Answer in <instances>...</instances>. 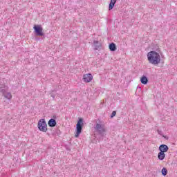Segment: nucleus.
Listing matches in <instances>:
<instances>
[{
  "mask_svg": "<svg viewBox=\"0 0 177 177\" xmlns=\"http://www.w3.org/2000/svg\"><path fill=\"white\" fill-rule=\"evenodd\" d=\"M147 59L150 64L157 66L161 63V56L156 51H150L147 53Z\"/></svg>",
  "mask_w": 177,
  "mask_h": 177,
  "instance_id": "nucleus-1",
  "label": "nucleus"
},
{
  "mask_svg": "<svg viewBox=\"0 0 177 177\" xmlns=\"http://www.w3.org/2000/svg\"><path fill=\"white\" fill-rule=\"evenodd\" d=\"M82 127H84V119L79 118L76 124V133L75 135V138H78L80 135H81V132H82Z\"/></svg>",
  "mask_w": 177,
  "mask_h": 177,
  "instance_id": "nucleus-2",
  "label": "nucleus"
},
{
  "mask_svg": "<svg viewBox=\"0 0 177 177\" xmlns=\"http://www.w3.org/2000/svg\"><path fill=\"white\" fill-rule=\"evenodd\" d=\"M8 91V86L5 84H0V92L3 94L4 92Z\"/></svg>",
  "mask_w": 177,
  "mask_h": 177,
  "instance_id": "nucleus-12",
  "label": "nucleus"
},
{
  "mask_svg": "<svg viewBox=\"0 0 177 177\" xmlns=\"http://www.w3.org/2000/svg\"><path fill=\"white\" fill-rule=\"evenodd\" d=\"M158 135H160V136H162L165 139H167V137L164 136V133H162V131L161 130H158Z\"/></svg>",
  "mask_w": 177,
  "mask_h": 177,
  "instance_id": "nucleus-17",
  "label": "nucleus"
},
{
  "mask_svg": "<svg viewBox=\"0 0 177 177\" xmlns=\"http://www.w3.org/2000/svg\"><path fill=\"white\" fill-rule=\"evenodd\" d=\"M34 32H35L37 37H44L45 34H44V28L41 25H35L33 26Z\"/></svg>",
  "mask_w": 177,
  "mask_h": 177,
  "instance_id": "nucleus-5",
  "label": "nucleus"
},
{
  "mask_svg": "<svg viewBox=\"0 0 177 177\" xmlns=\"http://www.w3.org/2000/svg\"><path fill=\"white\" fill-rule=\"evenodd\" d=\"M94 129L95 132H97L98 135H100V136H104V135H106V129H104L103 124L97 123L94 127Z\"/></svg>",
  "mask_w": 177,
  "mask_h": 177,
  "instance_id": "nucleus-3",
  "label": "nucleus"
},
{
  "mask_svg": "<svg viewBox=\"0 0 177 177\" xmlns=\"http://www.w3.org/2000/svg\"><path fill=\"white\" fill-rule=\"evenodd\" d=\"M115 2H117V0H111V2L109 3V10H111L114 8V6L115 5Z\"/></svg>",
  "mask_w": 177,
  "mask_h": 177,
  "instance_id": "nucleus-15",
  "label": "nucleus"
},
{
  "mask_svg": "<svg viewBox=\"0 0 177 177\" xmlns=\"http://www.w3.org/2000/svg\"><path fill=\"white\" fill-rule=\"evenodd\" d=\"M56 124H57L56 122V120L51 118L48 120V124L50 128H53L54 127H56Z\"/></svg>",
  "mask_w": 177,
  "mask_h": 177,
  "instance_id": "nucleus-9",
  "label": "nucleus"
},
{
  "mask_svg": "<svg viewBox=\"0 0 177 177\" xmlns=\"http://www.w3.org/2000/svg\"><path fill=\"white\" fill-rule=\"evenodd\" d=\"M109 50H111V52H115V50H117V46H115V44H114V43H111L109 45Z\"/></svg>",
  "mask_w": 177,
  "mask_h": 177,
  "instance_id": "nucleus-11",
  "label": "nucleus"
},
{
  "mask_svg": "<svg viewBox=\"0 0 177 177\" xmlns=\"http://www.w3.org/2000/svg\"><path fill=\"white\" fill-rule=\"evenodd\" d=\"M93 44H94V46H95V50H98L99 48H100V46H102V45L100 44V43H99L98 41L94 40L93 41Z\"/></svg>",
  "mask_w": 177,
  "mask_h": 177,
  "instance_id": "nucleus-13",
  "label": "nucleus"
},
{
  "mask_svg": "<svg viewBox=\"0 0 177 177\" xmlns=\"http://www.w3.org/2000/svg\"><path fill=\"white\" fill-rule=\"evenodd\" d=\"M93 78V76H92V74H91V73L84 75L83 77V80H84V82H91V81H92Z\"/></svg>",
  "mask_w": 177,
  "mask_h": 177,
  "instance_id": "nucleus-6",
  "label": "nucleus"
},
{
  "mask_svg": "<svg viewBox=\"0 0 177 177\" xmlns=\"http://www.w3.org/2000/svg\"><path fill=\"white\" fill-rule=\"evenodd\" d=\"M140 82L142 85H147L149 84V79L147 76L142 75L140 78Z\"/></svg>",
  "mask_w": 177,
  "mask_h": 177,
  "instance_id": "nucleus-8",
  "label": "nucleus"
},
{
  "mask_svg": "<svg viewBox=\"0 0 177 177\" xmlns=\"http://www.w3.org/2000/svg\"><path fill=\"white\" fill-rule=\"evenodd\" d=\"M37 127L41 132H47L48 131V124L45 119H41L37 123Z\"/></svg>",
  "mask_w": 177,
  "mask_h": 177,
  "instance_id": "nucleus-4",
  "label": "nucleus"
},
{
  "mask_svg": "<svg viewBox=\"0 0 177 177\" xmlns=\"http://www.w3.org/2000/svg\"><path fill=\"white\" fill-rule=\"evenodd\" d=\"M162 175L163 176H167V175L168 174V170L167 169V168L164 167L163 169H162Z\"/></svg>",
  "mask_w": 177,
  "mask_h": 177,
  "instance_id": "nucleus-16",
  "label": "nucleus"
},
{
  "mask_svg": "<svg viewBox=\"0 0 177 177\" xmlns=\"http://www.w3.org/2000/svg\"><path fill=\"white\" fill-rule=\"evenodd\" d=\"M2 96H3L5 99H8V100L12 99V93H10V92L6 91L2 94Z\"/></svg>",
  "mask_w": 177,
  "mask_h": 177,
  "instance_id": "nucleus-10",
  "label": "nucleus"
},
{
  "mask_svg": "<svg viewBox=\"0 0 177 177\" xmlns=\"http://www.w3.org/2000/svg\"><path fill=\"white\" fill-rule=\"evenodd\" d=\"M158 158L159 160H160L161 161H162V160H164V158H165V152H161L160 151L158 154Z\"/></svg>",
  "mask_w": 177,
  "mask_h": 177,
  "instance_id": "nucleus-14",
  "label": "nucleus"
},
{
  "mask_svg": "<svg viewBox=\"0 0 177 177\" xmlns=\"http://www.w3.org/2000/svg\"><path fill=\"white\" fill-rule=\"evenodd\" d=\"M117 114V111H113L111 115V118H113L114 117H115V115Z\"/></svg>",
  "mask_w": 177,
  "mask_h": 177,
  "instance_id": "nucleus-18",
  "label": "nucleus"
},
{
  "mask_svg": "<svg viewBox=\"0 0 177 177\" xmlns=\"http://www.w3.org/2000/svg\"><path fill=\"white\" fill-rule=\"evenodd\" d=\"M53 97L55 98V96L53 95Z\"/></svg>",
  "mask_w": 177,
  "mask_h": 177,
  "instance_id": "nucleus-19",
  "label": "nucleus"
},
{
  "mask_svg": "<svg viewBox=\"0 0 177 177\" xmlns=\"http://www.w3.org/2000/svg\"><path fill=\"white\" fill-rule=\"evenodd\" d=\"M168 150H169V148L168 147V145H161L159 147V151L162 153H167V151H168Z\"/></svg>",
  "mask_w": 177,
  "mask_h": 177,
  "instance_id": "nucleus-7",
  "label": "nucleus"
}]
</instances>
